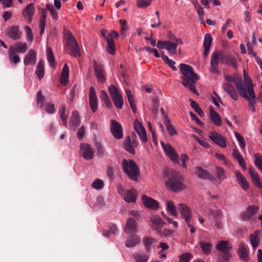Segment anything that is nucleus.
I'll return each instance as SVG.
<instances>
[{"label": "nucleus", "instance_id": "obj_1", "mask_svg": "<svg viewBox=\"0 0 262 262\" xmlns=\"http://www.w3.org/2000/svg\"><path fill=\"white\" fill-rule=\"evenodd\" d=\"M180 67V71L184 76L182 77L181 83L184 86L189 88L191 92L198 94L194 84L199 79V76L193 72L192 68L188 64L181 63Z\"/></svg>", "mask_w": 262, "mask_h": 262}, {"label": "nucleus", "instance_id": "obj_2", "mask_svg": "<svg viewBox=\"0 0 262 262\" xmlns=\"http://www.w3.org/2000/svg\"><path fill=\"white\" fill-rule=\"evenodd\" d=\"M168 179L165 182L166 187L170 191L178 192L185 188L183 177L178 172L170 170Z\"/></svg>", "mask_w": 262, "mask_h": 262}, {"label": "nucleus", "instance_id": "obj_3", "mask_svg": "<svg viewBox=\"0 0 262 262\" xmlns=\"http://www.w3.org/2000/svg\"><path fill=\"white\" fill-rule=\"evenodd\" d=\"M123 171L132 180H137L140 174L139 169L137 164L132 160L124 159L122 161Z\"/></svg>", "mask_w": 262, "mask_h": 262}, {"label": "nucleus", "instance_id": "obj_4", "mask_svg": "<svg viewBox=\"0 0 262 262\" xmlns=\"http://www.w3.org/2000/svg\"><path fill=\"white\" fill-rule=\"evenodd\" d=\"M216 248L221 252L219 256L220 261L222 262L229 261L231 257L229 251L231 247L229 242L226 241H221L216 245Z\"/></svg>", "mask_w": 262, "mask_h": 262}, {"label": "nucleus", "instance_id": "obj_5", "mask_svg": "<svg viewBox=\"0 0 262 262\" xmlns=\"http://www.w3.org/2000/svg\"><path fill=\"white\" fill-rule=\"evenodd\" d=\"M117 190L119 194L127 203L136 202L138 193L135 189L126 190L123 186L119 185L117 186Z\"/></svg>", "mask_w": 262, "mask_h": 262}, {"label": "nucleus", "instance_id": "obj_6", "mask_svg": "<svg viewBox=\"0 0 262 262\" xmlns=\"http://www.w3.org/2000/svg\"><path fill=\"white\" fill-rule=\"evenodd\" d=\"M110 94L115 106L118 109H121L123 105V98L119 90L114 85H111L108 88Z\"/></svg>", "mask_w": 262, "mask_h": 262}, {"label": "nucleus", "instance_id": "obj_7", "mask_svg": "<svg viewBox=\"0 0 262 262\" xmlns=\"http://www.w3.org/2000/svg\"><path fill=\"white\" fill-rule=\"evenodd\" d=\"M67 50L69 54L74 57L80 56L78 43L75 38L71 35L67 37Z\"/></svg>", "mask_w": 262, "mask_h": 262}, {"label": "nucleus", "instance_id": "obj_8", "mask_svg": "<svg viewBox=\"0 0 262 262\" xmlns=\"http://www.w3.org/2000/svg\"><path fill=\"white\" fill-rule=\"evenodd\" d=\"M118 36V33L114 30H111V32L106 36L107 41L106 50L112 55H114L116 51V46L113 39L117 38Z\"/></svg>", "mask_w": 262, "mask_h": 262}, {"label": "nucleus", "instance_id": "obj_9", "mask_svg": "<svg viewBox=\"0 0 262 262\" xmlns=\"http://www.w3.org/2000/svg\"><path fill=\"white\" fill-rule=\"evenodd\" d=\"M233 79L239 95L242 97H248L246 84L243 83L242 78L238 75H234Z\"/></svg>", "mask_w": 262, "mask_h": 262}, {"label": "nucleus", "instance_id": "obj_10", "mask_svg": "<svg viewBox=\"0 0 262 262\" xmlns=\"http://www.w3.org/2000/svg\"><path fill=\"white\" fill-rule=\"evenodd\" d=\"M178 210L181 216L185 220L188 226H190V222L191 219V212L190 209L186 204H179Z\"/></svg>", "mask_w": 262, "mask_h": 262}, {"label": "nucleus", "instance_id": "obj_11", "mask_svg": "<svg viewBox=\"0 0 262 262\" xmlns=\"http://www.w3.org/2000/svg\"><path fill=\"white\" fill-rule=\"evenodd\" d=\"M6 34L10 38L16 40L20 39L22 33L18 26L13 25L8 27L6 31Z\"/></svg>", "mask_w": 262, "mask_h": 262}, {"label": "nucleus", "instance_id": "obj_12", "mask_svg": "<svg viewBox=\"0 0 262 262\" xmlns=\"http://www.w3.org/2000/svg\"><path fill=\"white\" fill-rule=\"evenodd\" d=\"M221 55L217 52H214L212 53L210 61V71L212 73L219 74L220 72L218 70L219 63L221 61Z\"/></svg>", "mask_w": 262, "mask_h": 262}, {"label": "nucleus", "instance_id": "obj_13", "mask_svg": "<svg viewBox=\"0 0 262 262\" xmlns=\"http://www.w3.org/2000/svg\"><path fill=\"white\" fill-rule=\"evenodd\" d=\"M111 132L116 139H120L123 137V130L121 124L115 120L111 121Z\"/></svg>", "mask_w": 262, "mask_h": 262}, {"label": "nucleus", "instance_id": "obj_14", "mask_svg": "<svg viewBox=\"0 0 262 262\" xmlns=\"http://www.w3.org/2000/svg\"><path fill=\"white\" fill-rule=\"evenodd\" d=\"M80 154L86 160H90L94 156V150L91 145L86 143L80 144Z\"/></svg>", "mask_w": 262, "mask_h": 262}, {"label": "nucleus", "instance_id": "obj_15", "mask_svg": "<svg viewBox=\"0 0 262 262\" xmlns=\"http://www.w3.org/2000/svg\"><path fill=\"white\" fill-rule=\"evenodd\" d=\"M221 61L222 63L231 66L234 69L237 68V59L235 56L231 54H221Z\"/></svg>", "mask_w": 262, "mask_h": 262}, {"label": "nucleus", "instance_id": "obj_16", "mask_svg": "<svg viewBox=\"0 0 262 262\" xmlns=\"http://www.w3.org/2000/svg\"><path fill=\"white\" fill-rule=\"evenodd\" d=\"M259 208L256 205H251L247 207L246 211L243 212L241 218L244 221H250L252 217L256 214Z\"/></svg>", "mask_w": 262, "mask_h": 262}, {"label": "nucleus", "instance_id": "obj_17", "mask_svg": "<svg viewBox=\"0 0 262 262\" xmlns=\"http://www.w3.org/2000/svg\"><path fill=\"white\" fill-rule=\"evenodd\" d=\"M89 97L90 107L92 112L95 113L98 108V99L95 89L93 86H91L90 88Z\"/></svg>", "mask_w": 262, "mask_h": 262}, {"label": "nucleus", "instance_id": "obj_18", "mask_svg": "<svg viewBox=\"0 0 262 262\" xmlns=\"http://www.w3.org/2000/svg\"><path fill=\"white\" fill-rule=\"evenodd\" d=\"M209 138L212 140L215 144L220 145L222 147H225L227 146L225 139L221 134L217 133L211 132L209 135Z\"/></svg>", "mask_w": 262, "mask_h": 262}, {"label": "nucleus", "instance_id": "obj_19", "mask_svg": "<svg viewBox=\"0 0 262 262\" xmlns=\"http://www.w3.org/2000/svg\"><path fill=\"white\" fill-rule=\"evenodd\" d=\"M134 129L137 132L140 139L143 142H146L147 141L146 132L145 128L143 127L141 123L138 120L135 121L134 122Z\"/></svg>", "mask_w": 262, "mask_h": 262}, {"label": "nucleus", "instance_id": "obj_20", "mask_svg": "<svg viewBox=\"0 0 262 262\" xmlns=\"http://www.w3.org/2000/svg\"><path fill=\"white\" fill-rule=\"evenodd\" d=\"M142 199L143 204L147 208L152 210H157L159 208V203L151 198L144 195Z\"/></svg>", "mask_w": 262, "mask_h": 262}, {"label": "nucleus", "instance_id": "obj_21", "mask_svg": "<svg viewBox=\"0 0 262 262\" xmlns=\"http://www.w3.org/2000/svg\"><path fill=\"white\" fill-rule=\"evenodd\" d=\"M150 221L152 223V228L158 232L165 223L158 215H152L150 216Z\"/></svg>", "mask_w": 262, "mask_h": 262}, {"label": "nucleus", "instance_id": "obj_22", "mask_svg": "<svg viewBox=\"0 0 262 262\" xmlns=\"http://www.w3.org/2000/svg\"><path fill=\"white\" fill-rule=\"evenodd\" d=\"M93 66L95 75L98 81L101 83L104 82L105 80V78L103 74V68L101 65L98 64L95 60L94 61Z\"/></svg>", "mask_w": 262, "mask_h": 262}, {"label": "nucleus", "instance_id": "obj_23", "mask_svg": "<svg viewBox=\"0 0 262 262\" xmlns=\"http://www.w3.org/2000/svg\"><path fill=\"white\" fill-rule=\"evenodd\" d=\"M223 88L234 100L238 99V95L233 85L230 83H224Z\"/></svg>", "mask_w": 262, "mask_h": 262}, {"label": "nucleus", "instance_id": "obj_24", "mask_svg": "<svg viewBox=\"0 0 262 262\" xmlns=\"http://www.w3.org/2000/svg\"><path fill=\"white\" fill-rule=\"evenodd\" d=\"M36 52L33 49H30L25 57L24 60V64L26 66L30 64H35V63H36Z\"/></svg>", "mask_w": 262, "mask_h": 262}, {"label": "nucleus", "instance_id": "obj_25", "mask_svg": "<svg viewBox=\"0 0 262 262\" xmlns=\"http://www.w3.org/2000/svg\"><path fill=\"white\" fill-rule=\"evenodd\" d=\"M248 97H243L247 99L249 102V106L252 108V112H255V108L254 106V103H255L256 96L253 88L250 86L248 88V92H247Z\"/></svg>", "mask_w": 262, "mask_h": 262}, {"label": "nucleus", "instance_id": "obj_26", "mask_svg": "<svg viewBox=\"0 0 262 262\" xmlns=\"http://www.w3.org/2000/svg\"><path fill=\"white\" fill-rule=\"evenodd\" d=\"M164 151L171 161H173L175 163L180 164L179 155L176 153L174 149L171 145L168 146Z\"/></svg>", "mask_w": 262, "mask_h": 262}, {"label": "nucleus", "instance_id": "obj_27", "mask_svg": "<svg viewBox=\"0 0 262 262\" xmlns=\"http://www.w3.org/2000/svg\"><path fill=\"white\" fill-rule=\"evenodd\" d=\"M137 223L132 218H129L125 227V232L128 234H135L137 232Z\"/></svg>", "mask_w": 262, "mask_h": 262}, {"label": "nucleus", "instance_id": "obj_28", "mask_svg": "<svg viewBox=\"0 0 262 262\" xmlns=\"http://www.w3.org/2000/svg\"><path fill=\"white\" fill-rule=\"evenodd\" d=\"M212 39L210 34H206L205 35L203 42V47L204 48L203 55L205 58H206L208 55L210 49V46L212 43Z\"/></svg>", "mask_w": 262, "mask_h": 262}, {"label": "nucleus", "instance_id": "obj_29", "mask_svg": "<svg viewBox=\"0 0 262 262\" xmlns=\"http://www.w3.org/2000/svg\"><path fill=\"white\" fill-rule=\"evenodd\" d=\"M140 242V238L135 234H130L125 242V246L127 247H133Z\"/></svg>", "mask_w": 262, "mask_h": 262}, {"label": "nucleus", "instance_id": "obj_30", "mask_svg": "<svg viewBox=\"0 0 262 262\" xmlns=\"http://www.w3.org/2000/svg\"><path fill=\"white\" fill-rule=\"evenodd\" d=\"M235 174L239 185L244 190H248L249 188V183L245 177L239 171H236Z\"/></svg>", "mask_w": 262, "mask_h": 262}, {"label": "nucleus", "instance_id": "obj_31", "mask_svg": "<svg viewBox=\"0 0 262 262\" xmlns=\"http://www.w3.org/2000/svg\"><path fill=\"white\" fill-rule=\"evenodd\" d=\"M69 69L67 63H65L62 68L60 82L63 85H66L69 81Z\"/></svg>", "mask_w": 262, "mask_h": 262}, {"label": "nucleus", "instance_id": "obj_32", "mask_svg": "<svg viewBox=\"0 0 262 262\" xmlns=\"http://www.w3.org/2000/svg\"><path fill=\"white\" fill-rule=\"evenodd\" d=\"M124 148L126 151L131 154L134 155L135 154V147L133 144V141H132L131 137L127 136L124 141Z\"/></svg>", "mask_w": 262, "mask_h": 262}, {"label": "nucleus", "instance_id": "obj_33", "mask_svg": "<svg viewBox=\"0 0 262 262\" xmlns=\"http://www.w3.org/2000/svg\"><path fill=\"white\" fill-rule=\"evenodd\" d=\"M195 169V173L199 178L204 180H211V176L207 170L200 166L196 167Z\"/></svg>", "mask_w": 262, "mask_h": 262}, {"label": "nucleus", "instance_id": "obj_34", "mask_svg": "<svg viewBox=\"0 0 262 262\" xmlns=\"http://www.w3.org/2000/svg\"><path fill=\"white\" fill-rule=\"evenodd\" d=\"M249 173L250 174L253 183L257 187L259 188H261L262 185L260 183L259 176L253 168H250Z\"/></svg>", "mask_w": 262, "mask_h": 262}, {"label": "nucleus", "instance_id": "obj_35", "mask_svg": "<svg viewBox=\"0 0 262 262\" xmlns=\"http://www.w3.org/2000/svg\"><path fill=\"white\" fill-rule=\"evenodd\" d=\"M8 57L10 61L14 64H17L20 61V57L16 53L15 50L13 49V46H11L9 47L8 50Z\"/></svg>", "mask_w": 262, "mask_h": 262}, {"label": "nucleus", "instance_id": "obj_36", "mask_svg": "<svg viewBox=\"0 0 262 262\" xmlns=\"http://www.w3.org/2000/svg\"><path fill=\"white\" fill-rule=\"evenodd\" d=\"M210 115L211 121L213 122L215 125L220 126L222 125L221 118L216 111L211 108Z\"/></svg>", "mask_w": 262, "mask_h": 262}, {"label": "nucleus", "instance_id": "obj_37", "mask_svg": "<svg viewBox=\"0 0 262 262\" xmlns=\"http://www.w3.org/2000/svg\"><path fill=\"white\" fill-rule=\"evenodd\" d=\"M45 68L44 61L40 59L36 66L35 74L39 79H41L44 76Z\"/></svg>", "mask_w": 262, "mask_h": 262}, {"label": "nucleus", "instance_id": "obj_38", "mask_svg": "<svg viewBox=\"0 0 262 262\" xmlns=\"http://www.w3.org/2000/svg\"><path fill=\"white\" fill-rule=\"evenodd\" d=\"M28 47L26 42H16L14 46H13V49L15 52L19 53H24L27 50Z\"/></svg>", "mask_w": 262, "mask_h": 262}, {"label": "nucleus", "instance_id": "obj_39", "mask_svg": "<svg viewBox=\"0 0 262 262\" xmlns=\"http://www.w3.org/2000/svg\"><path fill=\"white\" fill-rule=\"evenodd\" d=\"M232 154L233 156L237 159L239 165L242 167V168H243L244 170H245L246 169V166L245 161L238 151L235 149L233 150Z\"/></svg>", "mask_w": 262, "mask_h": 262}, {"label": "nucleus", "instance_id": "obj_40", "mask_svg": "<svg viewBox=\"0 0 262 262\" xmlns=\"http://www.w3.org/2000/svg\"><path fill=\"white\" fill-rule=\"evenodd\" d=\"M70 121L72 124L76 127H77L80 125V120L79 115L78 112L76 110L73 111L71 117Z\"/></svg>", "mask_w": 262, "mask_h": 262}, {"label": "nucleus", "instance_id": "obj_41", "mask_svg": "<svg viewBox=\"0 0 262 262\" xmlns=\"http://www.w3.org/2000/svg\"><path fill=\"white\" fill-rule=\"evenodd\" d=\"M259 234V232L258 231H256L250 236L251 244L254 249L257 247L259 242V239L258 238Z\"/></svg>", "mask_w": 262, "mask_h": 262}, {"label": "nucleus", "instance_id": "obj_42", "mask_svg": "<svg viewBox=\"0 0 262 262\" xmlns=\"http://www.w3.org/2000/svg\"><path fill=\"white\" fill-rule=\"evenodd\" d=\"M200 246L203 252L205 254H208L211 251L212 245L210 243H206L203 241L199 242Z\"/></svg>", "mask_w": 262, "mask_h": 262}, {"label": "nucleus", "instance_id": "obj_43", "mask_svg": "<svg viewBox=\"0 0 262 262\" xmlns=\"http://www.w3.org/2000/svg\"><path fill=\"white\" fill-rule=\"evenodd\" d=\"M238 254L240 258L244 260L247 259V247L244 243L239 245Z\"/></svg>", "mask_w": 262, "mask_h": 262}, {"label": "nucleus", "instance_id": "obj_44", "mask_svg": "<svg viewBox=\"0 0 262 262\" xmlns=\"http://www.w3.org/2000/svg\"><path fill=\"white\" fill-rule=\"evenodd\" d=\"M136 262H146L148 257L143 252H137L133 255Z\"/></svg>", "mask_w": 262, "mask_h": 262}, {"label": "nucleus", "instance_id": "obj_45", "mask_svg": "<svg viewBox=\"0 0 262 262\" xmlns=\"http://www.w3.org/2000/svg\"><path fill=\"white\" fill-rule=\"evenodd\" d=\"M166 209L168 211L170 214L174 216H177L178 214L177 211L176 207L173 202L171 201L166 202Z\"/></svg>", "mask_w": 262, "mask_h": 262}, {"label": "nucleus", "instance_id": "obj_46", "mask_svg": "<svg viewBox=\"0 0 262 262\" xmlns=\"http://www.w3.org/2000/svg\"><path fill=\"white\" fill-rule=\"evenodd\" d=\"M47 56L50 66L51 67H54L55 66V58L51 47L47 48Z\"/></svg>", "mask_w": 262, "mask_h": 262}, {"label": "nucleus", "instance_id": "obj_47", "mask_svg": "<svg viewBox=\"0 0 262 262\" xmlns=\"http://www.w3.org/2000/svg\"><path fill=\"white\" fill-rule=\"evenodd\" d=\"M216 173L219 183H221L226 178L225 170L221 167L219 166L216 167Z\"/></svg>", "mask_w": 262, "mask_h": 262}, {"label": "nucleus", "instance_id": "obj_48", "mask_svg": "<svg viewBox=\"0 0 262 262\" xmlns=\"http://www.w3.org/2000/svg\"><path fill=\"white\" fill-rule=\"evenodd\" d=\"M161 57L164 62L170 67L173 70L175 71H177L176 67L174 66L175 62L174 61L169 59L168 57L164 55L163 53H162Z\"/></svg>", "mask_w": 262, "mask_h": 262}, {"label": "nucleus", "instance_id": "obj_49", "mask_svg": "<svg viewBox=\"0 0 262 262\" xmlns=\"http://www.w3.org/2000/svg\"><path fill=\"white\" fill-rule=\"evenodd\" d=\"M169 43H167V47H166V49L171 54L176 55L177 54V45L174 42H172L171 41L168 40Z\"/></svg>", "mask_w": 262, "mask_h": 262}, {"label": "nucleus", "instance_id": "obj_50", "mask_svg": "<svg viewBox=\"0 0 262 262\" xmlns=\"http://www.w3.org/2000/svg\"><path fill=\"white\" fill-rule=\"evenodd\" d=\"M164 123L166 126L167 129L169 134L171 136H173L176 134V132L174 127L170 124V120L168 118L167 116L165 119Z\"/></svg>", "mask_w": 262, "mask_h": 262}, {"label": "nucleus", "instance_id": "obj_51", "mask_svg": "<svg viewBox=\"0 0 262 262\" xmlns=\"http://www.w3.org/2000/svg\"><path fill=\"white\" fill-rule=\"evenodd\" d=\"M24 12L29 17H32L34 12V4L33 3L29 4L24 9Z\"/></svg>", "mask_w": 262, "mask_h": 262}, {"label": "nucleus", "instance_id": "obj_52", "mask_svg": "<svg viewBox=\"0 0 262 262\" xmlns=\"http://www.w3.org/2000/svg\"><path fill=\"white\" fill-rule=\"evenodd\" d=\"M244 79L246 82V87L247 89V93L248 92V88L251 86L254 90V85L252 84L251 79L249 77L245 71L244 70Z\"/></svg>", "mask_w": 262, "mask_h": 262}, {"label": "nucleus", "instance_id": "obj_53", "mask_svg": "<svg viewBox=\"0 0 262 262\" xmlns=\"http://www.w3.org/2000/svg\"><path fill=\"white\" fill-rule=\"evenodd\" d=\"M235 136L238 141L241 148L243 149L245 148L246 144L244 138L238 133H234Z\"/></svg>", "mask_w": 262, "mask_h": 262}, {"label": "nucleus", "instance_id": "obj_54", "mask_svg": "<svg viewBox=\"0 0 262 262\" xmlns=\"http://www.w3.org/2000/svg\"><path fill=\"white\" fill-rule=\"evenodd\" d=\"M192 257L191 254L186 252L180 256L179 262H189Z\"/></svg>", "mask_w": 262, "mask_h": 262}, {"label": "nucleus", "instance_id": "obj_55", "mask_svg": "<svg viewBox=\"0 0 262 262\" xmlns=\"http://www.w3.org/2000/svg\"><path fill=\"white\" fill-rule=\"evenodd\" d=\"M103 185V182L100 179H97L92 183V187L97 190L101 189Z\"/></svg>", "mask_w": 262, "mask_h": 262}, {"label": "nucleus", "instance_id": "obj_56", "mask_svg": "<svg viewBox=\"0 0 262 262\" xmlns=\"http://www.w3.org/2000/svg\"><path fill=\"white\" fill-rule=\"evenodd\" d=\"M36 100L38 105H39V107L41 108L43 106L45 101V97L42 95L41 91H39L38 92Z\"/></svg>", "mask_w": 262, "mask_h": 262}, {"label": "nucleus", "instance_id": "obj_57", "mask_svg": "<svg viewBox=\"0 0 262 262\" xmlns=\"http://www.w3.org/2000/svg\"><path fill=\"white\" fill-rule=\"evenodd\" d=\"M117 231V227L115 225H111L110 226L109 230L108 231H104L103 232V235L106 237H108L110 234H115Z\"/></svg>", "mask_w": 262, "mask_h": 262}, {"label": "nucleus", "instance_id": "obj_58", "mask_svg": "<svg viewBox=\"0 0 262 262\" xmlns=\"http://www.w3.org/2000/svg\"><path fill=\"white\" fill-rule=\"evenodd\" d=\"M66 107L64 106H62L60 110V118L62 121L63 124L66 126L67 123V117L65 114Z\"/></svg>", "mask_w": 262, "mask_h": 262}, {"label": "nucleus", "instance_id": "obj_59", "mask_svg": "<svg viewBox=\"0 0 262 262\" xmlns=\"http://www.w3.org/2000/svg\"><path fill=\"white\" fill-rule=\"evenodd\" d=\"M152 0H138L137 4L139 8H145L149 6Z\"/></svg>", "mask_w": 262, "mask_h": 262}, {"label": "nucleus", "instance_id": "obj_60", "mask_svg": "<svg viewBox=\"0 0 262 262\" xmlns=\"http://www.w3.org/2000/svg\"><path fill=\"white\" fill-rule=\"evenodd\" d=\"M45 110L49 114H53L55 112L54 104L51 103H46L45 105Z\"/></svg>", "mask_w": 262, "mask_h": 262}, {"label": "nucleus", "instance_id": "obj_61", "mask_svg": "<svg viewBox=\"0 0 262 262\" xmlns=\"http://www.w3.org/2000/svg\"><path fill=\"white\" fill-rule=\"evenodd\" d=\"M195 8L196 9V11L198 12L200 20L203 21V16L204 15V12L203 11V7L199 5H195Z\"/></svg>", "mask_w": 262, "mask_h": 262}, {"label": "nucleus", "instance_id": "obj_62", "mask_svg": "<svg viewBox=\"0 0 262 262\" xmlns=\"http://www.w3.org/2000/svg\"><path fill=\"white\" fill-rule=\"evenodd\" d=\"M119 21L121 27V34L123 35L124 32L128 29V27L127 25V22L125 19H121Z\"/></svg>", "mask_w": 262, "mask_h": 262}, {"label": "nucleus", "instance_id": "obj_63", "mask_svg": "<svg viewBox=\"0 0 262 262\" xmlns=\"http://www.w3.org/2000/svg\"><path fill=\"white\" fill-rule=\"evenodd\" d=\"M159 102L158 100L154 98L152 100V112L154 115H156L158 112Z\"/></svg>", "mask_w": 262, "mask_h": 262}, {"label": "nucleus", "instance_id": "obj_64", "mask_svg": "<svg viewBox=\"0 0 262 262\" xmlns=\"http://www.w3.org/2000/svg\"><path fill=\"white\" fill-rule=\"evenodd\" d=\"M154 241V239H153L152 238L146 237L144 238V244L147 250H149V249L151 244L153 243Z\"/></svg>", "mask_w": 262, "mask_h": 262}]
</instances>
